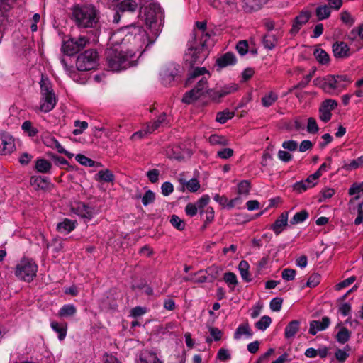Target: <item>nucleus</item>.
Masks as SVG:
<instances>
[{
  "mask_svg": "<svg viewBox=\"0 0 363 363\" xmlns=\"http://www.w3.org/2000/svg\"><path fill=\"white\" fill-rule=\"evenodd\" d=\"M140 17L148 26L155 38H157L162 27V12L160 6L156 4H150L140 11Z\"/></svg>",
  "mask_w": 363,
  "mask_h": 363,
  "instance_id": "39448f33",
  "label": "nucleus"
},
{
  "mask_svg": "<svg viewBox=\"0 0 363 363\" xmlns=\"http://www.w3.org/2000/svg\"><path fill=\"white\" fill-rule=\"evenodd\" d=\"M350 337V331L345 327L340 328L336 335L337 341L341 344L347 342Z\"/></svg>",
  "mask_w": 363,
  "mask_h": 363,
  "instance_id": "37998d69",
  "label": "nucleus"
},
{
  "mask_svg": "<svg viewBox=\"0 0 363 363\" xmlns=\"http://www.w3.org/2000/svg\"><path fill=\"white\" fill-rule=\"evenodd\" d=\"M330 324V320L325 316L320 320H312L310 323L309 333L312 335H316L319 331L325 330Z\"/></svg>",
  "mask_w": 363,
  "mask_h": 363,
  "instance_id": "f3484780",
  "label": "nucleus"
},
{
  "mask_svg": "<svg viewBox=\"0 0 363 363\" xmlns=\"http://www.w3.org/2000/svg\"><path fill=\"white\" fill-rule=\"evenodd\" d=\"M289 212L284 211L277 218L271 229L276 235H279L288 225Z\"/></svg>",
  "mask_w": 363,
  "mask_h": 363,
  "instance_id": "2eb2a0df",
  "label": "nucleus"
},
{
  "mask_svg": "<svg viewBox=\"0 0 363 363\" xmlns=\"http://www.w3.org/2000/svg\"><path fill=\"white\" fill-rule=\"evenodd\" d=\"M56 104L55 95L40 96V110L44 113L50 112L55 108Z\"/></svg>",
  "mask_w": 363,
  "mask_h": 363,
  "instance_id": "a211bd4d",
  "label": "nucleus"
},
{
  "mask_svg": "<svg viewBox=\"0 0 363 363\" xmlns=\"http://www.w3.org/2000/svg\"><path fill=\"white\" fill-rule=\"evenodd\" d=\"M52 167V164L47 160L39 158L35 162V169L40 173H48Z\"/></svg>",
  "mask_w": 363,
  "mask_h": 363,
  "instance_id": "f704fd0d",
  "label": "nucleus"
},
{
  "mask_svg": "<svg viewBox=\"0 0 363 363\" xmlns=\"http://www.w3.org/2000/svg\"><path fill=\"white\" fill-rule=\"evenodd\" d=\"M313 55L316 60L321 65H327L330 62L329 55L322 48H315Z\"/></svg>",
  "mask_w": 363,
  "mask_h": 363,
  "instance_id": "72a5a7b5",
  "label": "nucleus"
},
{
  "mask_svg": "<svg viewBox=\"0 0 363 363\" xmlns=\"http://www.w3.org/2000/svg\"><path fill=\"white\" fill-rule=\"evenodd\" d=\"M300 321L292 320L285 328L284 335L287 339L294 337L299 330Z\"/></svg>",
  "mask_w": 363,
  "mask_h": 363,
  "instance_id": "c85d7f7f",
  "label": "nucleus"
},
{
  "mask_svg": "<svg viewBox=\"0 0 363 363\" xmlns=\"http://www.w3.org/2000/svg\"><path fill=\"white\" fill-rule=\"evenodd\" d=\"M236 49L238 53L243 56L248 51V43L246 40H240L238 43L236 45Z\"/></svg>",
  "mask_w": 363,
  "mask_h": 363,
  "instance_id": "0e129e2a",
  "label": "nucleus"
},
{
  "mask_svg": "<svg viewBox=\"0 0 363 363\" xmlns=\"http://www.w3.org/2000/svg\"><path fill=\"white\" fill-rule=\"evenodd\" d=\"M333 52L334 56L337 58L348 57L350 53V49L345 42H335L333 45Z\"/></svg>",
  "mask_w": 363,
  "mask_h": 363,
  "instance_id": "dca6fc26",
  "label": "nucleus"
},
{
  "mask_svg": "<svg viewBox=\"0 0 363 363\" xmlns=\"http://www.w3.org/2000/svg\"><path fill=\"white\" fill-rule=\"evenodd\" d=\"M200 213L204 216L206 223H211L214 219V210L212 207H207L206 209L201 210Z\"/></svg>",
  "mask_w": 363,
  "mask_h": 363,
  "instance_id": "bf43d9fd",
  "label": "nucleus"
},
{
  "mask_svg": "<svg viewBox=\"0 0 363 363\" xmlns=\"http://www.w3.org/2000/svg\"><path fill=\"white\" fill-rule=\"evenodd\" d=\"M238 89V85L234 83L223 86L219 90H211L209 92V97L213 100L217 101L231 93L235 92Z\"/></svg>",
  "mask_w": 363,
  "mask_h": 363,
  "instance_id": "4468645a",
  "label": "nucleus"
},
{
  "mask_svg": "<svg viewBox=\"0 0 363 363\" xmlns=\"http://www.w3.org/2000/svg\"><path fill=\"white\" fill-rule=\"evenodd\" d=\"M350 211L351 213H357V217L354 220V224L358 225L363 223V202L357 206L350 205Z\"/></svg>",
  "mask_w": 363,
  "mask_h": 363,
  "instance_id": "473e14b6",
  "label": "nucleus"
},
{
  "mask_svg": "<svg viewBox=\"0 0 363 363\" xmlns=\"http://www.w3.org/2000/svg\"><path fill=\"white\" fill-rule=\"evenodd\" d=\"M51 328L54 331H55L57 333H58V337L60 340H62L65 339L66 334H67V328L63 324L57 323V322H52L51 323Z\"/></svg>",
  "mask_w": 363,
  "mask_h": 363,
  "instance_id": "ea45409f",
  "label": "nucleus"
},
{
  "mask_svg": "<svg viewBox=\"0 0 363 363\" xmlns=\"http://www.w3.org/2000/svg\"><path fill=\"white\" fill-rule=\"evenodd\" d=\"M308 217V213L306 210L296 213L290 220L291 225H297L304 222Z\"/></svg>",
  "mask_w": 363,
  "mask_h": 363,
  "instance_id": "a19ab883",
  "label": "nucleus"
},
{
  "mask_svg": "<svg viewBox=\"0 0 363 363\" xmlns=\"http://www.w3.org/2000/svg\"><path fill=\"white\" fill-rule=\"evenodd\" d=\"M72 211L79 217L91 220L97 213L95 208L84 203H77L72 208Z\"/></svg>",
  "mask_w": 363,
  "mask_h": 363,
  "instance_id": "f8f14e48",
  "label": "nucleus"
},
{
  "mask_svg": "<svg viewBox=\"0 0 363 363\" xmlns=\"http://www.w3.org/2000/svg\"><path fill=\"white\" fill-rule=\"evenodd\" d=\"M139 363H162L154 352H144L140 354Z\"/></svg>",
  "mask_w": 363,
  "mask_h": 363,
  "instance_id": "2f4dec72",
  "label": "nucleus"
},
{
  "mask_svg": "<svg viewBox=\"0 0 363 363\" xmlns=\"http://www.w3.org/2000/svg\"><path fill=\"white\" fill-rule=\"evenodd\" d=\"M277 94L274 92H270L262 99V105L264 107H269L277 100Z\"/></svg>",
  "mask_w": 363,
  "mask_h": 363,
  "instance_id": "3c124183",
  "label": "nucleus"
},
{
  "mask_svg": "<svg viewBox=\"0 0 363 363\" xmlns=\"http://www.w3.org/2000/svg\"><path fill=\"white\" fill-rule=\"evenodd\" d=\"M250 184L247 180H242L238 184V194L247 196L250 193Z\"/></svg>",
  "mask_w": 363,
  "mask_h": 363,
  "instance_id": "a18cd8bd",
  "label": "nucleus"
},
{
  "mask_svg": "<svg viewBox=\"0 0 363 363\" xmlns=\"http://www.w3.org/2000/svg\"><path fill=\"white\" fill-rule=\"evenodd\" d=\"M209 143L213 145L227 146L230 145V141L225 137L218 135H212L209 138Z\"/></svg>",
  "mask_w": 363,
  "mask_h": 363,
  "instance_id": "58836bf2",
  "label": "nucleus"
},
{
  "mask_svg": "<svg viewBox=\"0 0 363 363\" xmlns=\"http://www.w3.org/2000/svg\"><path fill=\"white\" fill-rule=\"evenodd\" d=\"M155 199V194L151 190H147L142 197V203L146 206L154 202Z\"/></svg>",
  "mask_w": 363,
  "mask_h": 363,
  "instance_id": "4d7b16f0",
  "label": "nucleus"
},
{
  "mask_svg": "<svg viewBox=\"0 0 363 363\" xmlns=\"http://www.w3.org/2000/svg\"><path fill=\"white\" fill-rule=\"evenodd\" d=\"M179 182L181 185L180 191H184L186 189L190 192H196L200 188V183L196 179H191L186 181L182 177L179 178Z\"/></svg>",
  "mask_w": 363,
  "mask_h": 363,
  "instance_id": "6ab92c4d",
  "label": "nucleus"
},
{
  "mask_svg": "<svg viewBox=\"0 0 363 363\" xmlns=\"http://www.w3.org/2000/svg\"><path fill=\"white\" fill-rule=\"evenodd\" d=\"M223 280L233 289L238 284V279L235 273L228 272L223 275Z\"/></svg>",
  "mask_w": 363,
  "mask_h": 363,
  "instance_id": "603ef678",
  "label": "nucleus"
},
{
  "mask_svg": "<svg viewBox=\"0 0 363 363\" xmlns=\"http://www.w3.org/2000/svg\"><path fill=\"white\" fill-rule=\"evenodd\" d=\"M138 3L134 0H123L116 4V9L120 12H134L138 9Z\"/></svg>",
  "mask_w": 363,
  "mask_h": 363,
  "instance_id": "5701e85b",
  "label": "nucleus"
},
{
  "mask_svg": "<svg viewBox=\"0 0 363 363\" xmlns=\"http://www.w3.org/2000/svg\"><path fill=\"white\" fill-rule=\"evenodd\" d=\"M282 147L289 151H295L298 148V143L293 140H286L282 143Z\"/></svg>",
  "mask_w": 363,
  "mask_h": 363,
  "instance_id": "774afa93",
  "label": "nucleus"
},
{
  "mask_svg": "<svg viewBox=\"0 0 363 363\" xmlns=\"http://www.w3.org/2000/svg\"><path fill=\"white\" fill-rule=\"evenodd\" d=\"M15 150L14 139L10 135L2 138V144L0 147V152L2 155H8Z\"/></svg>",
  "mask_w": 363,
  "mask_h": 363,
  "instance_id": "4be33fe9",
  "label": "nucleus"
},
{
  "mask_svg": "<svg viewBox=\"0 0 363 363\" xmlns=\"http://www.w3.org/2000/svg\"><path fill=\"white\" fill-rule=\"evenodd\" d=\"M30 183L34 186L37 189L47 190L50 186V182L43 177L33 176L30 178Z\"/></svg>",
  "mask_w": 363,
  "mask_h": 363,
  "instance_id": "a878e982",
  "label": "nucleus"
},
{
  "mask_svg": "<svg viewBox=\"0 0 363 363\" xmlns=\"http://www.w3.org/2000/svg\"><path fill=\"white\" fill-rule=\"evenodd\" d=\"M170 223L179 230H183L185 228L184 221L177 215L171 216Z\"/></svg>",
  "mask_w": 363,
  "mask_h": 363,
  "instance_id": "864d4df0",
  "label": "nucleus"
},
{
  "mask_svg": "<svg viewBox=\"0 0 363 363\" xmlns=\"http://www.w3.org/2000/svg\"><path fill=\"white\" fill-rule=\"evenodd\" d=\"M318 126L315 118L311 117L308 119L307 131L309 133L314 134L318 131Z\"/></svg>",
  "mask_w": 363,
  "mask_h": 363,
  "instance_id": "e2e57ef3",
  "label": "nucleus"
},
{
  "mask_svg": "<svg viewBox=\"0 0 363 363\" xmlns=\"http://www.w3.org/2000/svg\"><path fill=\"white\" fill-rule=\"evenodd\" d=\"M115 177L113 174L108 169L100 170L96 175V181H103L106 182H113Z\"/></svg>",
  "mask_w": 363,
  "mask_h": 363,
  "instance_id": "c9c22d12",
  "label": "nucleus"
},
{
  "mask_svg": "<svg viewBox=\"0 0 363 363\" xmlns=\"http://www.w3.org/2000/svg\"><path fill=\"white\" fill-rule=\"evenodd\" d=\"M76 160L83 166L85 167H94L96 165V162L92 160L91 159L86 157L84 155L78 154L75 157Z\"/></svg>",
  "mask_w": 363,
  "mask_h": 363,
  "instance_id": "8fccbe9b",
  "label": "nucleus"
},
{
  "mask_svg": "<svg viewBox=\"0 0 363 363\" xmlns=\"http://www.w3.org/2000/svg\"><path fill=\"white\" fill-rule=\"evenodd\" d=\"M347 39L352 42L357 40H363V23L353 28L347 34Z\"/></svg>",
  "mask_w": 363,
  "mask_h": 363,
  "instance_id": "7c9ffc66",
  "label": "nucleus"
},
{
  "mask_svg": "<svg viewBox=\"0 0 363 363\" xmlns=\"http://www.w3.org/2000/svg\"><path fill=\"white\" fill-rule=\"evenodd\" d=\"M208 33H206V38H208ZM206 39L201 40V45L199 47L191 45L184 55L185 62L189 64V66L194 67L196 65L202 63L206 58V53L203 52V47Z\"/></svg>",
  "mask_w": 363,
  "mask_h": 363,
  "instance_id": "1a4fd4ad",
  "label": "nucleus"
},
{
  "mask_svg": "<svg viewBox=\"0 0 363 363\" xmlns=\"http://www.w3.org/2000/svg\"><path fill=\"white\" fill-rule=\"evenodd\" d=\"M233 116L234 112L225 109L223 111L218 112L217 113L216 121L221 124H223L226 123L228 120L231 119Z\"/></svg>",
  "mask_w": 363,
  "mask_h": 363,
  "instance_id": "79ce46f5",
  "label": "nucleus"
},
{
  "mask_svg": "<svg viewBox=\"0 0 363 363\" xmlns=\"http://www.w3.org/2000/svg\"><path fill=\"white\" fill-rule=\"evenodd\" d=\"M74 125L77 128L72 131L74 135L82 134L88 128V123L86 121H75Z\"/></svg>",
  "mask_w": 363,
  "mask_h": 363,
  "instance_id": "6e6d98bb",
  "label": "nucleus"
},
{
  "mask_svg": "<svg viewBox=\"0 0 363 363\" xmlns=\"http://www.w3.org/2000/svg\"><path fill=\"white\" fill-rule=\"evenodd\" d=\"M249 268H250V266L247 261L242 260L239 263L238 269H239L240 274L241 275V277L242 278L243 280H245L247 282H249L251 281V278H250V274H249Z\"/></svg>",
  "mask_w": 363,
  "mask_h": 363,
  "instance_id": "e433bc0d",
  "label": "nucleus"
},
{
  "mask_svg": "<svg viewBox=\"0 0 363 363\" xmlns=\"http://www.w3.org/2000/svg\"><path fill=\"white\" fill-rule=\"evenodd\" d=\"M235 55L232 52H227L220 57L218 58L216 63L220 67H225L229 65H233L236 63Z\"/></svg>",
  "mask_w": 363,
  "mask_h": 363,
  "instance_id": "bb28decb",
  "label": "nucleus"
},
{
  "mask_svg": "<svg viewBox=\"0 0 363 363\" xmlns=\"http://www.w3.org/2000/svg\"><path fill=\"white\" fill-rule=\"evenodd\" d=\"M179 66L174 62L166 64L161 69L160 75L164 85L170 84L179 72Z\"/></svg>",
  "mask_w": 363,
  "mask_h": 363,
  "instance_id": "9b49d317",
  "label": "nucleus"
},
{
  "mask_svg": "<svg viewBox=\"0 0 363 363\" xmlns=\"http://www.w3.org/2000/svg\"><path fill=\"white\" fill-rule=\"evenodd\" d=\"M37 264L32 260L23 259L20 261L16 268V275L25 281H30L36 275Z\"/></svg>",
  "mask_w": 363,
  "mask_h": 363,
  "instance_id": "0eeeda50",
  "label": "nucleus"
},
{
  "mask_svg": "<svg viewBox=\"0 0 363 363\" xmlns=\"http://www.w3.org/2000/svg\"><path fill=\"white\" fill-rule=\"evenodd\" d=\"M72 16L79 28H93L99 21L98 11L92 6H75Z\"/></svg>",
  "mask_w": 363,
  "mask_h": 363,
  "instance_id": "423d86ee",
  "label": "nucleus"
},
{
  "mask_svg": "<svg viewBox=\"0 0 363 363\" xmlns=\"http://www.w3.org/2000/svg\"><path fill=\"white\" fill-rule=\"evenodd\" d=\"M89 43V38L80 36L77 39L72 38L65 42L62 46V50L67 55L72 56L79 52Z\"/></svg>",
  "mask_w": 363,
  "mask_h": 363,
  "instance_id": "9d476101",
  "label": "nucleus"
},
{
  "mask_svg": "<svg viewBox=\"0 0 363 363\" xmlns=\"http://www.w3.org/2000/svg\"><path fill=\"white\" fill-rule=\"evenodd\" d=\"M162 194L164 196L170 195L174 191V186L169 182H165L162 184L161 186Z\"/></svg>",
  "mask_w": 363,
  "mask_h": 363,
  "instance_id": "338daca9",
  "label": "nucleus"
},
{
  "mask_svg": "<svg viewBox=\"0 0 363 363\" xmlns=\"http://www.w3.org/2000/svg\"><path fill=\"white\" fill-rule=\"evenodd\" d=\"M167 116L164 113H162L157 120H155L152 125H150V129L151 130V132L152 133L157 128H159L161 126H163L164 125H167Z\"/></svg>",
  "mask_w": 363,
  "mask_h": 363,
  "instance_id": "c03bdc74",
  "label": "nucleus"
},
{
  "mask_svg": "<svg viewBox=\"0 0 363 363\" xmlns=\"http://www.w3.org/2000/svg\"><path fill=\"white\" fill-rule=\"evenodd\" d=\"M332 113L328 108H325L322 106L319 108V118L324 123H327L331 119Z\"/></svg>",
  "mask_w": 363,
  "mask_h": 363,
  "instance_id": "13d9d810",
  "label": "nucleus"
},
{
  "mask_svg": "<svg viewBox=\"0 0 363 363\" xmlns=\"http://www.w3.org/2000/svg\"><path fill=\"white\" fill-rule=\"evenodd\" d=\"M271 323V318L268 315H264L255 323V327L262 331H264L270 325Z\"/></svg>",
  "mask_w": 363,
  "mask_h": 363,
  "instance_id": "09e8293b",
  "label": "nucleus"
},
{
  "mask_svg": "<svg viewBox=\"0 0 363 363\" xmlns=\"http://www.w3.org/2000/svg\"><path fill=\"white\" fill-rule=\"evenodd\" d=\"M340 19L346 26L351 27L355 23V18L347 11H342L340 13Z\"/></svg>",
  "mask_w": 363,
  "mask_h": 363,
  "instance_id": "49530a36",
  "label": "nucleus"
},
{
  "mask_svg": "<svg viewBox=\"0 0 363 363\" xmlns=\"http://www.w3.org/2000/svg\"><path fill=\"white\" fill-rule=\"evenodd\" d=\"M280 37V35H274L271 33H267L263 37L262 43L264 47L268 50H272L277 45L278 38Z\"/></svg>",
  "mask_w": 363,
  "mask_h": 363,
  "instance_id": "c756f323",
  "label": "nucleus"
},
{
  "mask_svg": "<svg viewBox=\"0 0 363 363\" xmlns=\"http://www.w3.org/2000/svg\"><path fill=\"white\" fill-rule=\"evenodd\" d=\"M243 336L248 339L252 338L253 336V333L248 323L239 325L233 335V337L236 340H240Z\"/></svg>",
  "mask_w": 363,
  "mask_h": 363,
  "instance_id": "aec40b11",
  "label": "nucleus"
},
{
  "mask_svg": "<svg viewBox=\"0 0 363 363\" xmlns=\"http://www.w3.org/2000/svg\"><path fill=\"white\" fill-rule=\"evenodd\" d=\"M311 13L308 11H302L294 20L290 33L295 35L298 33L301 27L305 25L310 19Z\"/></svg>",
  "mask_w": 363,
  "mask_h": 363,
  "instance_id": "ddd939ff",
  "label": "nucleus"
},
{
  "mask_svg": "<svg viewBox=\"0 0 363 363\" xmlns=\"http://www.w3.org/2000/svg\"><path fill=\"white\" fill-rule=\"evenodd\" d=\"M150 133H152V132L151 130L150 129V124H147L145 129L134 133L131 136V139H140Z\"/></svg>",
  "mask_w": 363,
  "mask_h": 363,
  "instance_id": "052dcab7",
  "label": "nucleus"
},
{
  "mask_svg": "<svg viewBox=\"0 0 363 363\" xmlns=\"http://www.w3.org/2000/svg\"><path fill=\"white\" fill-rule=\"evenodd\" d=\"M268 0H244L242 7L247 12L257 11L265 4Z\"/></svg>",
  "mask_w": 363,
  "mask_h": 363,
  "instance_id": "393cba45",
  "label": "nucleus"
},
{
  "mask_svg": "<svg viewBox=\"0 0 363 363\" xmlns=\"http://www.w3.org/2000/svg\"><path fill=\"white\" fill-rule=\"evenodd\" d=\"M155 40L152 33L150 35L142 27L135 25L126 26L113 33L109 38L111 45H122L130 54L134 55L135 59L137 52L142 53Z\"/></svg>",
  "mask_w": 363,
  "mask_h": 363,
  "instance_id": "f257e3e1",
  "label": "nucleus"
},
{
  "mask_svg": "<svg viewBox=\"0 0 363 363\" xmlns=\"http://www.w3.org/2000/svg\"><path fill=\"white\" fill-rule=\"evenodd\" d=\"M351 82V79L347 75H327L314 79L316 86L332 96L340 94Z\"/></svg>",
  "mask_w": 363,
  "mask_h": 363,
  "instance_id": "20e7f679",
  "label": "nucleus"
},
{
  "mask_svg": "<svg viewBox=\"0 0 363 363\" xmlns=\"http://www.w3.org/2000/svg\"><path fill=\"white\" fill-rule=\"evenodd\" d=\"M362 193H363V182L352 184L348 190V194L350 196H354V197L350 200L349 205H353L354 203V201L360 198Z\"/></svg>",
  "mask_w": 363,
  "mask_h": 363,
  "instance_id": "b1692460",
  "label": "nucleus"
},
{
  "mask_svg": "<svg viewBox=\"0 0 363 363\" xmlns=\"http://www.w3.org/2000/svg\"><path fill=\"white\" fill-rule=\"evenodd\" d=\"M98 54L96 50H87L79 55L76 61L79 71L84 72L94 69L97 66Z\"/></svg>",
  "mask_w": 363,
  "mask_h": 363,
  "instance_id": "6e6552de",
  "label": "nucleus"
},
{
  "mask_svg": "<svg viewBox=\"0 0 363 363\" xmlns=\"http://www.w3.org/2000/svg\"><path fill=\"white\" fill-rule=\"evenodd\" d=\"M210 77V72L205 67L194 69L189 74L186 84L196 83V85L191 90L184 94L182 101L188 104H191L205 93H207L209 96V92L211 89H208V80Z\"/></svg>",
  "mask_w": 363,
  "mask_h": 363,
  "instance_id": "f03ea898",
  "label": "nucleus"
},
{
  "mask_svg": "<svg viewBox=\"0 0 363 363\" xmlns=\"http://www.w3.org/2000/svg\"><path fill=\"white\" fill-rule=\"evenodd\" d=\"M39 84L40 87V96L55 95L52 84L48 77L42 74Z\"/></svg>",
  "mask_w": 363,
  "mask_h": 363,
  "instance_id": "412c9836",
  "label": "nucleus"
},
{
  "mask_svg": "<svg viewBox=\"0 0 363 363\" xmlns=\"http://www.w3.org/2000/svg\"><path fill=\"white\" fill-rule=\"evenodd\" d=\"M283 300L281 298H274L270 301V309L273 311H279L281 308Z\"/></svg>",
  "mask_w": 363,
  "mask_h": 363,
  "instance_id": "680f3d73",
  "label": "nucleus"
},
{
  "mask_svg": "<svg viewBox=\"0 0 363 363\" xmlns=\"http://www.w3.org/2000/svg\"><path fill=\"white\" fill-rule=\"evenodd\" d=\"M320 281V277L318 274H312L306 282V286L310 288L316 286Z\"/></svg>",
  "mask_w": 363,
  "mask_h": 363,
  "instance_id": "69168bd1",
  "label": "nucleus"
},
{
  "mask_svg": "<svg viewBox=\"0 0 363 363\" xmlns=\"http://www.w3.org/2000/svg\"><path fill=\"white\" fill-rule=\"evenodd\" d=\"M77 309L72 304L63 306L60 310V315L63 317L72 316L75 314Z\"/></svg>",
  "mask_w": 363,
  "mask_h": 363,
  "instance_id": "de8ad7c7",
  "label": "nucleus"
},
{
  "mask_svg": "<svg viewBox=\"0 0 363 363\" xmlns=\"http://www.w3.org/2000/svg\"><path fill=\"white\" fill-rule=\"evenodd\" d=\"M330 9L326 4L318 6L315 10V14L319 21L328 18L330 16Z\"/></svg>",
  "mask_w": 363,
  "mask_h": 363,
  "instance_id": "4c0bfd02",
  "label": "nucleus"
},
{
  "mask_svg": "<svg viewBox=\"0 0 363 363\" xmlns=\"http://www.w3.org/2000/svg\"><path fill=\"white\" fill-rule=\"evenodd\" d=\"M111 45L106 52V59L108 67L113 71H120L128 67L135 66L136 60L134 55L130 54L128 50H125L121 45Z\"/></svg>",
  "mask_w": 363,
  "mask_h": 363,
  "instance_id": "7ed1b4c3",
  "label": "nucleus"
},
{
  "mask_svg": "<svg viewBox=\"0 0 363 363\" xmlns=\"http://www.w3.org/2000/svg\"><path fill=\"white\" fill-rule=\"evenodd\" d=\"M76 227V221L65 218L62 222H60L57 225V230L61 233L67 234L72 231Z\"/></svg>",
  "mask_w": 363,
  "mask_h": 363,
  "instance_id": "cd10ccee",
  "label": "nucleus"
},
{
  "mask_svg": "<svg viewBox=\"0 0 363 363\" xmlns=\"http://www.w3.org/2000/svg\"><path fill=\"white\" fill-rule=\"evenodd\" d=\"M60 63L62 65L66 73L67 74H69L74 80H77L76 79L77 72H75V70L73 69L72 67L68 66L67 62L65 57L60 58Z\"/></svg>",
  "mask_w": 363,
  "mask_h": 363,
  "instance_id": "5fc2aeb1",
  "label": "nucleus"
}]
</instances>
